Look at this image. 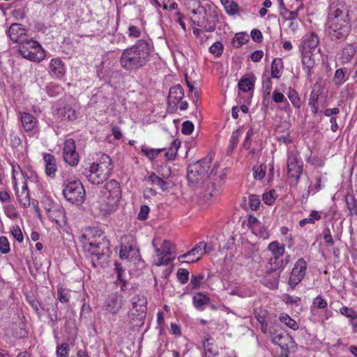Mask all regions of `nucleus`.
<instances>
[{"mask_svg":"<svg viewBox=\"0 0 357 357\" xmlns=\"http://www.w3.org/2000/svg\"><path fill=\"white\" fill-rule=\"evenodd\" d=\"M86 257L96 268L100 261L111 252L109 241L104 233L96 228H88L80 236Z\"/></svg>","mask_w":357,"mask_h":357,"instance_id":"obj_1","label":"nucleus"},{"mask_svg":"<svg viewBox=\"0 0 357 357\" xmlns=\"http://www.w3.org/2000/svg\"><path fill=\"white\" fill-rule=\"evenodd\" d=\"M151 59V45L144 39L122 51L119 58L121 67L128 72H136L144 68Z\"/></svg>","mask_w":357,"mask_h":357,"instance_id":"obj_2","label":"nucleus"},{"mask_svg":"<svg viewBox=\"0 0 357 357\" xmlns=\"http://www.w3.org/2000/svg\"><path fill=\"white\" fill-rule=\"evenodd\" d=\"M212 162V157L207 156L193 164H190L188 168L187 177L191 185H198L201 188L206 190V194L212 197L218 190L215 188L213 182H211V176L216 174L215 165L210 172L209 176L207 175L208 170Z\"/></svg>","mask_w":357,"mask_h":357,"instance_id":"obj_3","label":"nucleus"},{"mask_svg":"<svg viewBox=\"0 0 357 357\" xmlns=\"http://www.w3.org/2000/svg\"><path fill=\"white\" fill-rule=\"evenodd\" d=\"M114 165L109 155L102 154L99 162L92 163L89 168H86L83 174L87 180L94 185H99L106 181L110 176Z\"/></svg>","mask_w":357,"mask_h":357,"instance_id":"obj_4","label":"nucleus"},{"mask_svg":"<svg viewBox=\"0 0 357 357\" xmlns=\"http://www.w3.org/2000/svg\"><path fill=\"white\" fill-rule=\"evenodd\" d=\"M62 195L65 199L76 206L82 205L86 198V192L82 183L79 179L72 177H63Z\"/></svg>","mask_w":357,"mask_h":357,"instance_id":"obj_5","label":"nucleus"},{"mask_svg":"<svg viewBox=\"0 0 357 357\" xmlns=\"http://www.w3.org/2000/svg\"><path fill=\"white\" fill-rule=\"evenodd\" d=\"M104 199L101 204V210L105 213H111L116 211L121 197L119 183L114 179L107 182L103 188Z\"/></svg>","mask_w":357,"mask_h":357,"instance_id":"obj_6","label":"nucleus"},{"mask_svg":"<svg viewBox=\"0 0 357 357\" xmlns=\"http://www.w3.org/2000/svg\"><path fill=\"white\" fill-rule=\"evenodd\" d=\"M18 52L23 58L33 62H40L45 57V52L40 43L33 39L22 40Z\"/></svg>","mask_w":357,"mask_h":357,"instance_id":"obj_7","label":"nucleus"},{"mask_svg":"<svg viewBox=\"0 0 357 357\" xmlns=\"http://www.w3.org/2000/svg\"><path fill=\"white\" fill-rule=\"evenodd\" d=\"M132 308L129 312V318L136 326L143 325L146 315L147 300L143 295H136L131 299Z\"/></svg>","mask_w":357,"mask_h":357,"instance_id":"obj_8","label":"nucleus"},{"mask_svg":"<svg viewBox=\"0 0 357 357\" xmlns=\"http://www.w3.org/2000/svg\"><path fill=\"white\" fill-rule=\"evenodd\" d=\"M326 26L328 33L333 40L343 41L349 34L351 31L350 20H341L335 22H327Z\"/></svg>","mask_w":357,"mask_h":357,"instance_id":"obj_9","label":"nucleus"},{"mask_svg":"<svg viewBox=\"0 0 357 357\" xmlns=\"http://www.w3.org/2000/svg\"><path fill=\"white\" fill-rule=\"evenodd\" d=\"M307 271V262L303 258L299 259L290 273L288 284L294 289L304 278Z\"/></svg>","mask_w":357,"mask_h":357,"instance_id":"obj_10","label":"nucleus"},{"mask_svg":"<svg viewBox=\"0 0 357 357\" xmlns=\"http://www.w3.org/2000/svg\"><path fill=\"white\" fill-rule=\"evenodd\" d=\"M124 305L123 296L118 293H112L106 298L103 309L112 314H118Z\"/></svg>","mask_w":357,"mask_h":357,"instance_id":"obj_11","label":"nucleus"},{"mask_svg":"<svg viewBox=\"0 0 357 357\" xmlns=\"http://www.w3.org/2000/svg\"><path fill=\"white\" fill-rule=\"evenodd\" d=\"M349 12V8L345 3H333L330 7L327 22L350 20Z\"/></svg>","mask_w":357,"mask_h":357,"instance_id":"obj_12","label":"nucleus"},{"mask_svg":"<svg viewBox=\"0 0 357 357\" xmlns=\"http://www.w3.org/2000/svg\"><path fill=\"white\" fill-rule=\"evenodd\" d=\"M303 172V162L294 155L287 158V173L291 177L296 178L298 182L301 174Z\"/></svg>","mask_w":357,"mask_h":357,"instance_id":"obj_13","label":"nucleus"},{"mask_svg":"<svg viewBox=\"0 0 357 357\" xmlns=\"http://www.w3.org/2000/svg\"><path fill=\"white\" fill-rule=\"evenodd\" d=\"M272 341L279 345L282 349L288 350L289 344L293 342V338L284 332L278 331L276 329L269 331Z\"/></svg>","mask_w":357,"mask_h":357,"instance_id":"obj_14","label":"nucleus"},{"mask_svg":"<svg viewBox=\"0 0 357 357\" xmlns=\"http://www.w3.org/2000/svg\"><path fill=\"white\" fill-rule=\"evenodd\" d=\"M26 34V30L24 27L18 23L12 24L8 30V35L10 39L14 42L21 44L22 40H25L24 36Z\"/></svg>","mask_w":357,"mask_h":357,"instance_id":"obj_15","label":"nucleus"},{"mask_svg":"<svg viewBox=\"0 0 357 357\" xmlns=\"http://www.w3.org/2000/svg\"><path fill=\"white\" fill-rule=\"evenodd\" d=\"M280 271H278L269 264L266 266L264 280L266 285L272 289L278 288Z\"/></svg>","mask_w":357,"mask_h":357,"instance_id":"obj_16","label":"nucleus"},{"mask_svg":"<svg viewBox=\"0 0 357 357\" xmlns=\"http://www.w3.org/2000/svg\"><path fill=\"white\" fill-rule=\"evenodd\" d=\"M203 249H206V243L204 241H201L199 243H197L192 250L188 251V252L181 255L178 257V260H181V259L186 258L188 256H195L199 255L195 259H192L190 261H183V263H193L197 262L199 261L202 256L204 254V251H203Z\"/></svg>","mask_w":357,"mask_h":357,"instance_id":"obj_17","label":"nucleus"},{"mask_svg":"<svg viewBox=\"0 0 357 357\" xmlns=\"http://www.w3.org/2000/svg\"><path fill=\"white\" fill-rule=\"evenodd\" d=\"M183 96L184 91L180 84L171 87L168 95V105L176 107L177 104L181 102Z\"/></svg>","mask_w":357,"mask_h":357,"instance_id":"obj_18","label":"nucleus"},{"mask_svg":"<svg viewBox=\"0 0 357 357\" xmlns=\"http://www.w3.org/2000/svg\"><path fill=\"white\" fill-rule=\"evenodd\" d=\"M56 115L63 121H74L77 117L76 111L70 105L57 108Z\"/></svg>","mask_w":357,"mask_h":357,"instance_id":"obj_19","label":"nucleus"},{"mask_svg":"<svg viewBox=\"0 0 357 357\" xmlns=\"http://www.w3.org/2000/svg\"><path fill=\"white\" fill-rule=\"evenodd\" d=\"M43 160L45 162V173L47 176L54 177L57 170L54 156L50 153H45Z\"/></svg>","mask_w":357,"mask_h":357,"instance_id":"obj_20","label":"nucleus"},{"mask_svg":"<svg viewBox=\"0 0 357 357\" xmlns=\"http://www.w3.org/2000/svg\"><path fill=\"white\" fill-rule=\"evenodd\" d=\"M356 52L354 45L349 44L344 47L340 53L338 60L341 64L347 63L351 61Z\"/></svg>","mask_w":357,"mask_h":357,"instance_id":"obj_21","label":"nucleus"},{"mask_svg":"<svg viewBox=\"0 0 357 357\" xmlns=\"http://www.w3.org/2000/svg\"><path fill=\"white\" fill-rule=\"evenodd\" d=\"M119 254L121 259L131 260L138 257L139 250L135 248L132 245L128 246L121 245Z\"/></svg>","mask_w":357,"mask_h":357,"instance_id":"obj_22","label":"nucleus"},{"mask_svg":"<svg viewBox=\"0 0 357 357\" xmlns=\"http://www.w3.org/2000/svg\"><path fill=\"white\" fill-rule=\"evenodd\" d=\"M16 195L19 202L24 207L26 208L30 206V197L26 181L24 182V185L20 192L17 190L16 191Z\"/></svg>","mask_w":357,"mask_h":357,"instance_id":"obj_23","label":"nucleus"},{"mask_svg":"<svg viewBox=\"0 0 357 357\" xmlns=\"http://www.w3.org/2000/svg\"><path fill=\"white\" fill-rule=\"evenodd\" d=\"M50 68L51 72L57 77H61L65 73L64 63L59 58H54L51 60Z\"/></svg>","mask_w":357,"mask_h":357,"instance_id":"obj_24","label":"nucleus"},{"mask_svg":"<svg viewBox=\"0 0 357 357\" xmlns=\"http://www.w3.org/2000/svg\"><path fill=\"white\" fill-rule=\"evenodd\" d=\"M22 127L26 131L32 130L36 124V119L29 113H22L20 116Z\"/></svg>","mask_w":357,"mask_h":357,"instance_id":"obj_25","label":"nucleus"},{"mask_svg":"<svg viewBox=\"0 0 357 357\" xmlns=\"http://www.w3.org/2000/svg\"><path fill=\"white\" fill-rule=\"evenodd\" d=\"M153 245L155 248V252L158 256L160 255H169L172 254L175 250V247L172 245V243L167 240H165L161 245L160 248H156V245L155 244V241H153Z\"/></svg>","mask_w":357,"mask_h":357,"instance_id":"obj_26","label":"nucleus"},{"mask_svg":"<svg viewBox=\"0 0 357 357\" xmlns=\"http://www.w3.org/2000/svg\"><path fill=\"white\" fill-rule=\"evenodd\" d=\"M319 43V38L314 33H311L308 36H305L304 40L303 41V48L307 51V49H314L317 47Z\"/></svg>","mask_w":357,"mask_h":357,"instance_id":"obj_27","label":"nucleus"},{"mask_svg":"<svg viewBox=\"0 0 357 357\" xmlns=\"http://www.w3.org/2000/svg\"><path fill=\"white\" fill-rule=\"evenodd\" d=\"M255 78L254 76L249 77H242L238 84V89L243 91L248 92L254 89Z\"/></svg>","mask_w":357,"mask_h":357,"instance_id":"obj_28","label":"nucleus"},{"mask_svg":"<svg viewBox=\"0 0 357 357\" xmlns=\"http://www.w3.org/2000/svg\"><path fill=\"white\" fill-rule=\"evenodd\" d=\"M321 92L322 91L320 89L317 91L313 89L310 93L309 105L310 106L311 110L314 114H317L319 111L318 100L319 96L321 94Z\"/></svg>","mask_w":357,"mask_h":357,"instance_id":"obj_29","label":"nucleus"},{"mask_svg":"<svg viewBox=\"0 0 357 357\" xmlns=\"http://www.w3.org/2000/svg\"><path fill=\"white\" fill-rule=\"evenodd\" d=\"M210 301V298L203 293H197L192 298L195 307L199 310H203V306Z\"/></svg>","mask_w":357,"mask_h":357,"instance_id":"obj_30","label":"nucleus"},{"mask_svg":"<svg viewBox=\"0 0 357 357\" xmlns=\"http://www.w3.org/2000/svg\"><path fill=\"white\" fill-rule=\"evenodd\" d=\"M283 68V62L280 58H275L271 63V77L279 78L280 71Z\"/></svg>","mask_w":357,"mask_h":357,"instance_id":"obj_31","label":"nucleus"},{"mask_svg":"<svg viewBox=\"0 0 357 357\" xmlns=\"http://www.w3.org/2000/svg\"><path fill=\"white\" fill-rule=\"evenodd\" d=\"M274 257H281L284 253V247L277 241L271 242L268 247Z\"/></svg>","mask_w":357,"mask_h":357,"instance_id":"obj_32","label":"nucleus"},{"mask_svg":"<svg viewBox=\"0 0 357 357\" xmlns=\"http://www.w3.org/2000/svg\"><path fill=\"white\" fill-rule=\"evenodd\" d=\"M242 129L238 128L232 132L231 139L229 140V144L227 150V153H231L238 143V139L241 135Z\"/></svg>","mask_w":357,"mask_h":357,"instance_id":"obj_33","label":"nucleus"},{"mask_svg":"<svg viewBox=\"0 0 357 357\" xmlns=\"http://www.w3.org/2000/svg\"><path fill=\"white\" fill-rule=\"evenodd\" d=\"M253 176L255 179L261 180L266 174V165L264 163L255 165L252 168Z\"/></svg>","mask_w":357,"mask_h":357,"instance_id":"obj_34","label":"nucleus"},{"mask_svg":"<svg viewBox=\"0 0 357 357\" xmlns=\"http://www.w3.org/2000/svg\"><path fill=\"white\" fill-rule=\"evenodd\" d=\"M149 181L155 185L159 186L162 190L167 189V183L160 177L158 176L155 173H152L149 177Z\"/></svg>","mask_w":357,"mask_h":357,"instance_id":"obj_35","label":"nucleus"},{"mask_svg":"<svg viewBox=\"0 0 357 357\" xmlns=\"http://www.w3.org/2000/svg\"><path fill=\"white\" fill-rule=\"evenodd\" d=\"M321 219V215L319 214L317 211H311L309 218L302 219L299 222V225L301 227H304L307 223L313 224L315 220H319Z\"/></svg>","mask_w":357,"mask_h":357,"instance_id":"obj_36","label":"nucleus"},{"mask_svg":"<svg viewBox=\"0 0 357 357\" xmlns=\"http://www.w3.org/2000/svg\"><path fill=\"white\" fill-rule=\"evenodd\" d=\"M64 160L70 166H76L79 162V155L77 151L63 154Z\"/></svg>","mask_w":357,"mask_h":357,"instance_id":"obj_37","label":"nucleus"},{"mask_svg":"<svg viewBox=\"0 0 357 357\" xmlns=\"http://www.w3.org/2000/svg\"><path fill=\"white\" fill-rule=\"evenodd\" d=\"M58 299L63 303H67L70 298V290L61 286L57 288Z\"/></svg>","mask_w":357,"mask_h":357,"instance_id":"obj_38","label":"nucleus"},{"mask_svg":"<svg viewBox=\"0 0 357 357\" xmlns=\"http://www.w3.org/2000/svg\"><path fill=\"white\" fill-rule=\"evenodd\" d=\"M208 10L207 11L206 8L200 7V9L203 10L205 15L207 16L206 18H208L211 22L214 23L218 22V14L215 8H212L210 6H208Z\"/></svg>","mask_w":357,"mask_h":357,"instance_id":"obj_39","label":"nucleus"},{"mask_svg":"<svg viewBox=\"0 0 357 357\" xmlns=\"http://www.w3.org/2000/svg\"><path fill=\"white\" fill-rule=\"evenodd\" d=\"M248 41V36L243 33H236L233 40L234 47L239 48L242 45Z\"/></svg>","mask_w":357,"mask_h":357,"instance_id":"obj_40","label":"nucleus"},{"mask_svg":"<svg viewBox=\"0 0 357 357\" xmlns=\"http://www.w3.org/2000/svg\"><path fill=\"white\" fill-rule=\"evenodd\" d=\"M180 144L181 142L177 139L172 142L169 151L165 153V155L168 160H173L176 157Z\"/></svg>","mask_w":357,"mask_h":357,"instance_id":"obj_41","label":"nucleus"},{"mask_svg":"<svg viewBox=\"0 0 357 357\" xmlns=\"http://www.w3.org/2000/svg\"><path fill=\"white\" fill-rule=\"evenodd\" d=\"M280 320L281 322L284 323L286 326L289 327L293 330H297L298 328V325L296 321L291 319L288 314H282L280 317Z\"/></svg>","mask_w":357,"mask_h":357,"instance_id":"obj_42","label":"nucleus"},{"mask_svg":"<svg viewBox=\"0 0 357 357\" xmlns=\"http://www.w3.org/2000/svg\"><path fill=\"white\" fill-rule=\"evenodd\" d=\"M288 98L295 107L298 109L301 107V100L299 96L294 89H289Z\"/></svg>","mask_w":357,"mask_h":357,"instance_id":"obj_43","label":"nucleus"},{"mask_svg":"<svg viewBox=\"0 0 357 357\" xmlns=\"http://www.w3.org/2000/svg\"><path fill=\"white\" fill-rule=\"evenodd\" d=\"M276 197V191L272 189L263 195L262 199L266 204L271 205L275 202Z\"/></svg>","mask_w":357,"mask_h":357,"instance_id":"obj_44","label":"nucleus"},{"mask_svg":"<svg viewBox=\"0 0 357 357\" xmlns=\"http://www.w3.org/2000/svg\"><path fill=\"white\" fill-rule=\"evenodd\" d=\"M223 45L222 43L218 41L214 43L209 48V51L216 57H220L223 52Z\"/></svg>","mask_w":357,"mask_h":357,"instance_id":"obj_45","label":"nucleus"},{"mask_svg":"<svg viewBox=\"0 0 357 357\" xmlns=\"http://www.w3.org/2000/svg\"><path fill=\"white\" fill-rule=\"evenodd\" d=\"M76 151V145L73 139H67L64 142L63 154Z\"/></svg>","mask_w":357,"mask_h":357,"instance_id":"obj_46","label":"nucleus"},{"mask_svg":"<svg viewBox=\"0 0 357 357\" xmlns=\"http://www.w3.org/2000/svg\"><path fill=\"white\" fill-rule=\"evenodd\" d=\"M303 56L302 59V63L304 66V68H306L308 73L310 72V70L313 68L314 61L311 59V54L308 55L307 52L306 51L305 54L303 52Z\"/></svg>","mask_w":357,"mask_h":357,"instance_id":"obj_47","label":"nucleus"},{"mask_svg":"<svg viewBox=\"0 0 357 357\" xmlns=\"http://www.w3.org/2000/svg\"><path fill=\"white\" fill-rule=\"evenodd\" d=\"M176 277L182 284H185L189 280V271L186 268H179Z\"/></svg>","mask_w":357,"mask_h":357,"instance_id":"obj_48","label":"nucleus"},{"mask_svg":"<svg viewBox=\"0 0 357 357\" xmlns=\"http://www.w3.org/2000/svg\"><path fill=\"white\" fill-rule=\"evenodd\" d=\"M212 338L211 337H208L205 339L204 342V348L205 351L206 356L207 357H209L210 356H214L216 354L213 352V344L212 342H210V340H211Z\"/></svg>","mask_w":357,"mask_h":357,"instance_id":"obj_49","label":"nucleus"},{"mask_svg":"<svg viewBox=\"0 0 357 357\" xmlns=\"http://www.w3.org/2000/svg\"><path fill=\"white\" fill-rule=\"evenodd\" d=\"M268 264L275 268L277 271L282 270L284 267L283 259L280 257H271Z\"/></svg>","mask_w":357,"mask_h":357,"instance_id":"obj_50","label":"nucleus"},{"mask_svg":"<svg viewBox=\"0 0 357 357\" xmlns=\"http://www.w3.org/2000/svg\"><path fill=\"white\" fill-rule=\"evenodd\" d=\"M347 68H339L335 71L334 79L337 84H342L344 81Z\"/></svg>","mask_w":357,"mask_h":357,"instance_id":"obj_51","label":"nucleus"},{"mask_svg":"<svg viewBox=\"0 0 357 357\" xmlns=\"http://www.w3.org/2000/svg\"><path fill=\"white\" fill-rule=\"evenodd\" d=\"M261 223L257 218L253 215H249L248 218V227L254 231H258L260 228Z\"/></svg>","mask_w":357,"mask_h":357,"instance_id":"obj_52","label":"nucleus"},{"mask_svg":"<svg viewBox=\"0 0 357 357\" xmlns=\"http://www.w3.org/2000/svg\"><path fill=\"white\" fill-rule=\"evenodd\" d=\"M194 24H197L198 26H204V29L207 32H213L215 29L217 23L211 22L208 18H206L202 24H200L199 22L195 23V22Z\"/></svg>","mask_w":357,"mask_h":357,"instance_id":"obj_53","label":"nucleus"},{"mask_svg":"<svg viewBox=\"0 0 357 357\" xmlns=\"http://www.w3.org/2000/svg\"><path fill=\"white\" fill-rule=\"evenodd\" d=\"M248 204L252 210H257L260 204V199L257 195H250L248 197Z\"/></svg>","mask_w":357,"mask_h":357,"instance_id":"obj_54","label":"nucleus"},{"mask_svg":"<svg viewBox=\"0 0 357 357\" xmlns=\"http://www.w3.org/2000/svg\"><path fill=\"white\" fill-rule=\"evenodd\" d=\"M327 301L321 296L314 298L312 302L313 307L318 309H324L327 307Z\"/></svg>","mask_w":357,"mask_h":357,"instance_id":"obj_55","label":"nucleus"},{"mask_svg":"<svg viewBox=\"0 0 357 357\" xmlns=\"http://www.w3.org/2000/svg\"><path fill=\"white\" fill-rule=\"evenodd\" d=\"M204 275L203 274L192 275L191 277L192 289H198L200 287L202 281L204 280Z\"/></svg>","mask_w":357,"mask_h":357,"instance_id":"obj_56","label":"nucleus"},{"mask_svg":"<svg viewBox=\"0 0 357 357\" xmlns=\"http://www.w3.org/2000/svg\"><path fill=\"white\" fill-rule=\"evenodd\" d=\"M0 251L3 254H7L10 251V244L6 236L0 237Z\"/></svg>","mask_w":357,"mask_h":357,"instance_id":"obj_57","label":"nucleus"},{"mask_svg":"<svg viewBox=\"0 0 357 357\" xmlns=\"http://www.w3.org/2000/svg\"><path fill=\"white\" fill-rule=\"evenodd\" d=\"M70 347L67 343H63L57 347L56 354L58 357H67Z\"/></svg>","mask_w":357,"mask_h":357,"instance_id":"obj_58","label":"nucleus"},{"mask_svg":"<svg viewBox=\"0 0 357 357\" xmlns=\"http://www.w3.org/2000/svg\"><path fill=\"white\" fill-rule=\"evenodd\" d=\"M163 151L162 149H145L144 147L142 148V151L144 153L145 155H146L149 159H154L160 152Z\"/></svg>","mask_w":357,"mask_h":357,"instance_id":"obj_59","label":"nucleus"},{"mask_svg":"<svg viewBox=\"0 0 357 357\" xmlns=\"http://www.w3.org/2000/svg\"><path fill=\"white\" fill-rule=\"evenodd\" d=\"M225 8L226 12L231 15L236 14L238 11V6L234 1H229V3L225 6Z\"/></svg>","mask_w":357,"mask_h":357,"instance_id":"obj_60","label":"nucleus"},{"mask_svg":"<svg viewBox=\"0 0 357 357\" xmlns=\"http://www.w3.org/2000/svg\"><path fill=\"white\" fill-rule=\"evenodd\" d=\"M12 235L13 237L19 242L22 243L24 240L23 234L18 225H15L13 227L11 230Z\"/></svg>","mask_w":357,"mask_h":357,"instance_id":"obj_61","label":"nucleus"},{"mask_svg":"<svg viewBox=\"0 0 357 357\" xmlns=\"http://www.w3.org/2000/svg\"><path fill=\"white\" fill-rule=\"evenodd\" d=\"M194 130V125L190 121H184L182 124L181 132L184 135H190Z\"/></svg>","mask_w":357,"mask_h":357,"instance_id":"obj_62","label":"nucleus"},{"mask_svg":"<svg viewBox=\"0 0 357 357\" xmlns=\"http://www.w3.org/2000/svg\"><path fill=\"white\" fill-rule=\"evenodd\" d=\"M272 88V81L270 77L263 80V92L264 95L269 96Z\"/></svg>","mask_w":357,"mask_h":357,"instance_id":"obj_63","label":"nucleus"},{"mask_svg":"<svg viewBox=\"0 0 357 357\" xmlns=\"http://www.w3.org/2000/svg\"><path fill=\"white\" fill-rule=\"evenodd\" d=\"M323 238L326 243H327L329 245L333 246L334 245V241L331 234V231L329 228H325L323 231Z\"/></svg>","mask_w":357,"mask_h":357,"instance_id":"obj_64","label":"nucleus"}]
</instances>
